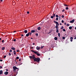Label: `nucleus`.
Returning a JSON list of instances; mask_svg holds the SVG:
<instances>
[{"label": "nucleus", "mask_w": 76, "mask_h": 76, "mask_svg": "<svg viewBox=\"0 0 76 76\" xmlns=\"http://www.w3.org/2000/svg\"><path fill=\"white\" fill-rule=\"evenodd\" d=\"M58 39L57 38V37H55V38H54V39L55 40H57V39Z\"/></svg>", "instance_id": "21"}, {"label": "nucleus", "mask_w": 76, "mask_h": 76, "mask_svg": "<svg viewBox=\"0 0 76 76\" xmlns=\"http://www.w3.org/2000/svg\"><path fill=\"white\" fill-rule=\"evenodd\" d=\"M13 32H16V31H13Z\"/></svg>", "instance_id": "57"}, {"label": "nucleus", "mask_w": 76, "mask_h": 76, "mask_svg": "<svg viewBox=\"0 0 76 76\" xmlns=\"http://www.w3.org/2000/svg\"><path fill=\"white\" fill-rule=\"evenodd\" d=\"M20 65H21V64H20Z\"/></svg>", "instance_id": "64"}, {"label": "nucleus", "mask_w": 76, "mask_h": 76, "mask_svg": "<svg viewBox=\"0 0 76 76\" xmlns=\"http://www.w3.org/2000/svg\"><path fill=\"white\" fill-rule=\"evenodd\" d=\"M2 66H0V69H2Z\"/></svg>", "instance_id": "45"}, {"label": "nucleus", "mask_w": 76, "mask_h": 76, "mask_svg": "<svg viewBox=\"0 0 76 76\" xmlns=\"http://www.w3.org/2000/svg\"><path fill=\"white\" fill-rule=\"evenodd\" d=\"M61 17L62 18H63L64 17V15H62Z\"/></svg>", "instance_id": "34"}, {"label": "nucleus", "mask_w": 76, "mask_h": 76, "mask_svg": "<svg viewBox=\"0 0 76 76\" xmlns=\"http://www.w3.org/2000/svg\"><path fill=\"white\" fill-rule=\"evenodd\" d=\"M22 37H23V34L21 35Z\"/></svg>", "instance_id": "53"}, {"label": "nucleus", "mask_w": 76, "mask_h": 76, "mask_svg": "<svg viewBox=\"0 0 76 76\" xmlns=\"http://www.w3.org/2000/svg\"><path fill=\"white\" fill-rule=\"evenodd\" d=\"M8 70H8V69H6V71H8Z\"/></svg>", "instance_id": "51"}, {"label": "nucleus", "mask_w": 76, "mask_h": 76, "mask_svg": "<svg viewBox=\"0 0 76 76\" xmlns=\"http://www.w3.org/2000/svg\"><path fill=\"white\" fill-rule=\"evenodd\" d=\"M3 73V71L2 70L0 71V75H1Z\"/></svg>", "instance_id": "14"}, {"label": "nucleus", "mask_w": 76, "mask_h": 76, "mask_svg": "<svg viewBox=\"0 0 76 76\" xmlns=\"http://www.w3.org/2000/svg\"><path fill=\"white\" fill-rule=\"evenodd\" d=\"M1 1H3V0H1Z\"/></svg>", "instance_id": "58"}, {"label": "nucleus", "mask_w": 76, "mask_h": 76, "mask_svg": "<svg viewBox=\"0 0 76 76\" xmlns=\"http://www.w3.org/2000/svg\"><path fill=\"white\" fill-rule=\"evenodd\" d=\"M50 58H48V59H49V60H50Z\"/></svg>", "instance_id": "60"}, {"label": "nucleus", "mask_w": 76, "mask_h": 76, "mask_svg": "<svg viewBox=\"0 0 76 76\" xmlns=\"http://www.w3.org/2000/svg\"><path fill=\"white\" fill-rule=\"evenodd\" d=\"M64 11H65V10H62V12H64Z\"/></svg>", "instance_id": "40"}, {"label": "nucleus", "mask_w": 76, "mask_h": 76, "mask_svg": "<svg viewBox=\"0 0 76 76\" xmlns=\"http://www.w3.org/2000/svg\"><path fill=\"white\" fill-rule=\"evenodd\" d=\"M56 17L58 18V15H56Z\"/></svg>", "instance_id": "33"}, {"label": "nucleus", "mask_w": 76, "mask_h": 76, "mask_svg": "<svg viewBox=\"0 0 76 76\" xmlns=\"http://www.w3.org/2000/svg\"><path fill=\"white\" fill-rule=\"evenodd\" d=\"M1 38H0V41H1Z\"/></svg>", "instance_id": "54"}, {"label": "nucleus", "mask_w": 76, "mask_h": 76, "mask_svg": "<svg viewBox=\"0 0 76 76\" xmlns=\"http://www.w3.org/2000/svg\"><path fill=\"white\" fill-rule=\"evenodd\" d=\"M14 41H16V39H14L13 40Z\"/></svg>", "instance_id": "49"}, {"label": "nucleus", "mask_w": 76, "mask_h": 76, "mask_svg": "<svg viewBox=\"0 0 76 76\" xmlns=\"http://www.w3.org/2000/svg\"><path fill=\"white\" fill-rule=\"evenodd\" d=\"M19 50H17V52H19Z\"/></svg>", "instance_id": "41"}, {"label": "nucleus", "mask_w": 76, "mask_h": 76, "mask_svg": "<svg viewBox=\"0 0 76 76\" xmlns=\"http://www.w3.org/2000/svg\"><path fill=\"white\" fill-rule=\"evenodd\" d=\"M36 49L37 50H40V47H39L38 46L37 47Z\"/></svg>", "instance_id": "6"}, {"label": "nucleus", "mask_w": 76, "mask_h": 76, "mask_svg": "<svg viewBox=\"0 0 76 76\" xmlns=\"http://www.w3.org/2000/svg\"><path fill=\"white\" fill-rule=\"evenodd\" d=\"M55 16H56V14H53V17H54Z\"/></svg>", "instance_id": "23"}, {"label": "nucleus", "mask_w": 76, "mask_h": 76, "mask_svg": "<svg viewBox=\"0 0 76 76\" xmlns=\"http://www.w3.org/2000/svg\"><path fill=\"white\" fill-rule=\"evenodd\" d=\"M3 61V60L2 59L0 60V61Z\"/></svg>", "instance_id": "44"}, {"label": "nucleus", "mask_w": 76, "mask_h": 76, "mask_svg": "<svg viewBox=\"0 0 76 76\" xmlns=\"http://www.w3.org/2000/svg\"><path fill=\"white\" fill-rule=\"evenodd\" d=\"M5 49V47H3L2 48V50H4Z\"/></svg>", "instance_id": "19"}, {"label": "nucleus", "mask_w": 76, "mask_h": 76, "mask_svg": "<svg viewBox=\"0 0 76 76\" xmlns=\"http://www.w3.org/2000/svg\"><path fill=\"white\" fill-rule=\"evenodd\" d=\"M69 29H72V26H69Z\"/></svg>", "instance_id": "17"}, {"label": "nucleus", "mask_w": 76, "mask_h": 76, "mask_svg": "<svg viewBox=\"0 0 76 76\" xmlns=\"http://www.w3.org/2000/svg\"><path fill=\"white\" fill-rule=\"evenodd\" d=\"M60 25H61V23H60Z\"/></svg>", "instance_id": "55"}, {"label": "nucleus", "mask_w": 76, "mask_h": 76, "mask_svg": "<svg viewBox=\"0 0 76 76\" xmlns=\"http://www.w3.org/2000/svg\"><path fill=\"white\" fill-rule=\"evenodd\" d=\"M75 29H76V27H75Z\"/></svg>", "instance_id": "59"}, {"label": "nucleus", "mask_w": 76, "mask_h": 76, "mask_svg": "<svg viewBox=\"0 0 76 76\" xmlns=\"http://www.w3.org/2000/svg\"><path fill=\"white\" fill-rule=\"evenodd\" d=\"M19 61H21V59L20 58V59H19Z\"/></svg>", "instance_id": "42"}, {"label": "nucleus", "mask_w": 76, "mask_h": 76, "mask_svg": "<svg viewBox=\"0 0 76 76\" xmlns=\"http://www.w3.org/2000/svg\"><path fill=\"white\" fill-rule=\"evenodd\" d=\"M38 30H40L41 29V27H39L37 28Z\"/></svg>", "instance_id": "12"}, {"label": "nucleus", "mask_w": 76, "mask_h": 76, "mask_svg": "<svg viewBox=\"0 0 76 76\" xmlns=\"http://www.w3.org/2000/svg\"><path fill=\"white\" fill-rule=\"evenodd\" d=\"M34 60V61H37V62H39V61H40V58H35Z\"/></svg>", "instance_id": "1"}, {"label": "nucleus", "mask_w": 76, "mask_h": 76, "mask_svg": "<svg viewBox=\"0 0 76 76\" xmlns=\"http://www.w3.org/2000/svg\"><path fill=\"white\" fill-rule=\"evenodd\" d=\"M24 32L26 34V33H27L28 32V31L26 30H25L24 31Z\"/></svg>", "instance_id": "18"}, {"label": "nucleus", "mask_w": 76, "mask_h": 76, "mask_svg": "<svg viewBox=\"0 0 76 76\" xmlns=\"http://www.w3.org/2000/svg\"><path fill=\"white\" fill-rule=\"evenodd\" d=\"M9 56H11V54L9 53Z\"/></svg>", "instance_id": "48"}, {"label": "nucleus", "mask_w": 76, "mask_h": 76, "mask_svg": "<svg viewBox=\"0 0 76 76\" xmlns=\"http://www.w3.org/2000/svg\"><path fill=\"white\" fill-rule=\"evenodd\" d=\"M31 33H34L35 32V31L34 30H32L31 31Z\"/></svg>", "instance_id": "10"}, {"label": "nucleus", "mask_w": 76, "mask_h": 76, "mask_svg": "<svg viewBox=\"0 0 76 76\" xmlns=\"http://www.w3.org/2000/svg\"><path fill=\"white\" fill-rule=\"evenodd\" d=\"M16 59H19V57L18 56V57H16Z\"/></svg>", "instance_id": "28"}, {"label": "nucleus", "mask_w": 76, "mask_h": 76, "mask_svg": "<svg viewBox=\"0 0 76 76\" xmlns=\"http://www.w3.org/2000/svg\"><path fill=\"white\" fill-rule=\"evenodd\" d=\"M65 6H67V7L68 6H67V5H65Z\"/></svg>", "instance_id": "56"}, {"label": "nucleus", "mask_w": 76, "mask_h": 76, "mask_svg": "<svg viewBox=\"0 0 76 76\" xmlns=\"http://www.w3.org/2000/svg\"><path fill=\"white\" fill-rule=\"evenodd\" d=\"M10 52H12V50H10Z\"/></svg>", "instance_id": "47"}, {"label": "nucleus", "mask_w": 76, "mask_h": 76, "mask_svg": "<svg viewBox=\"0 0 76 76\" xmlns=\"http://www.w3.org/2000/svg\"><path fill=\"white\" fill-rule=\"evenodd\" d=\"M27 14H29V12L28 11V12H27Z\"/></svg>", "instance_id": "39"}, {"label": "nucleus", "mask_w": 76, "mask_h": 76, "mask_svg": "<svg viewBox=\"0 0 76 76\" xmlns=\"http://www.w3.org/2000/svg\"><path fill=\"white\" fill-rule=\"evenodd\" d=\"M53 18H54V17L53 16H51V18H52V19H53Z\"/></svg>", "instance_id": "29"}, {"label": "nucleus", "mask_w": 76, "mask_h": 76, "mask_svg": "<svg viewBox=\"0 0 76 76\" xmlns=\"http://www.w3.org/2000/svg\"><path fill=\"white\" fill-rule=\"evenodd\" d=\"M62 39H65V37H62Z\"/></svg>", "instance_id": "36"}, {"label": "nucleus", "mask_w": 76, "mask_h": 76, "mask_svg": "<svg viewBox=\"0 0 76 76\" xmlns=\"http://www.w3.org/2000/svg\"><path fill=\"white\" fill-rule=\"evenodd\" d=\"M36 36H38V33H37L36 34Z\"/></svg>", "instance_id": "32"}, {"label": "nucleus", "mask_w": 76, "mask_h": 76, "mask_svg": "<svg viewBox=\"0 0 76 76\" xmlns=\"http://www.w3.org/2000/svg\"><path fill=\"white\" fill-rule=\"evenodd\" d=\"M63 28H64V27H63V26L61 27V29H63Z\"/></svg>", "instance_id": "24"}, {"label": "nucleus", "mask_w": 76, "mask_h": 76, "mask_svg": "<svg viewBox=\"0 0 76 76\" xmlns=\"http://www.w3.org/2000/svg\"><path fill=\"white\" fill-rule=\"evenodd\" d=\"M69 25H69V24H66V26H69Z\"/></svg>", "instance_id": "31"}, {"label": "nucleus", "mask_w": 76, "mask_h": 76, "mask_svg": "<svg viewBox=\"0 0 76 76\" xmlns=\"http://www.w3.org/2000/svg\"><path fill=\"white\" fill-rule=\"evenodd\" d=\"M63 31H64V32H65V31H66V30H65L64 28L63 29Z\"/></svg>", "instance_id": "30"}, {"label": "nucleus", "mask_w": 76, "mask_h": 76, "mask_svg": "<svg viewBox=\"0 0 76 76\" xmlns=\"http://www.w3.org/2000/svg\"><path fill=\"white\" fill-rule=\"evenodd\" d=\"M14 55H16V51H15V50L14 51Z\"/></svg>", "instance_id": "15"}, {"label": "nucleus", "mask_w": 76, "mask_h": 76, "mask_svg": "<svg viewBox=\"0 0 76 76\" xmlns=\"http://www.w3.org/2000/svg\"><path fill=\"white\" fill-rule=\"evenodd\" d=\"M16 64H18L17 63V62H16Z\"/></svg>", "instance_id": "61"}, {"label": "nucleus", "mask_w": 76, "mask_h": 76, "mask_svg": "<svg viewBox=\"0 0 76 76\" xmlns=\"http://www.w3.org/2000/svg\"><path fill=\"white\" fill-rule=\"evenodd\" d=\"M28 34H29V35H30V36L32 35L31 32H29Z\"/></svg>", "instance_id": "20"}, {"label": "nucleus", "mask_w": 76, "mask_h": 76, "mask_svg": "<svg viewBox=\"0 0 76 76\" xmlns=\"http://www.w3.org/2000/svg\"><path fill=\"white\" fill-rule=\"evenodd\" d=\"M29 57L30 58H32L34 60L35 58V55H33L32 56H29Z\"/></svg>", "instance_id": "3"}, {"label": "nucleus", "mask_w": 76, "mask_h": 76, "mask_svg": "<svg viewBox=\"0 0 76 76\" xmlns=\"http://www.w3.org/2000/svg\"><path fill=\"white\" fill-rule=\"evenodd\" d=\"M58 36L59 37H60V33H58Z\"/></svg>", "instance_id": "22"}, {"label": "nucleus", "mask_w": 76, "mask_h": 76, "mask_svg": "<svg viewBox=\"0 0 76 76\" xmlns=\"http://www.w3.org/2000/svg\"><path fill=\"white\" fill-rule=\"evenodd\" d=\"M70 39H71V40H70L71 42H72V41H73V40H72L73 39V37H71L70 38Z\"/></svg>", "instance_id": "9"}, {"label": "nucleus", "mask_w": 76, "mask_h": 76, "mask_svg": "<svg viewBox=\"0 0 76 76\" xmlns=\"http://www.w3.org/2000/svg\"><path fill=\"white\" fill-rule=\"evenodd\" d=\"M44 48V46H41V48L42 49V48Z\"/></svg>", "instance_id": "37"}, {"label": "nucleus", "mask_w": 76, "mask_h": 76, "mask_svg": "<svg viewBox=\"0 0 76 76\" xmlns=\"http://www.w3.org/2000/svg\"><path fill=\"white\" fill-rule=\"evenodd\" d=\"M33 45H35V43H33Z\"/></svg>", "instance_id": "50"}, {"label": "nucleus", "mask_w": 76, "mask_h": 76, "mask_svg": "<svg viewBox=\"0 0 76 76\" xmlns=\"http://www.w3.org/2000/svg\"><path fill=\"white\" fill-rule=\"evenodd\" d=\"M4 40H3L2 41V42L3 43V42H4Z\"/></svg>", "instance_id": "43"}, {"label": "nucleus", "mask_w": 76, "mask_h": 76, "mask_svg": "<svg viewBox=\"0 0 76 76\" xmlns=\"http://www.w3.org/2000/svg\"><path fill=\"white\" fill-rule=\"evenodd\" d=\"M8 73H9V72H5L4 73L5 75H7L8 74Z\"/></svg>", "instance_id": "8"}, {"label": "nucleus", "mask_w": 76, "mask_h": 76, "mask_svg": "<svg viewBox=\"0 0 76 76\" xmlns=\"http://www.w3.org/2000/svg\"><path fill=\"white\" fill-rule=\"evenodd\" d=\"M64 24L65 25H66V23H65Z\"/></svg>", "instance_id": "46"}, {"label": "nucleus", "mask_w": 76, "mask_h": 76, "mask_svg": "<svg viewBox=\"0 0 76 76\" xmlns=\"http://www.w3.org/2000/svg\"><path fill=\"white\" fill-rule=\"evenodd\" d=\"M66 10H68V9H69V8H68V7H66Z\"/></svg>", "instance_id": "25"}, {"label": "nucleus", "mask_w": 76, "mask_h": 76, "mask_svg": "<svg viewBox=\"0 0 76 76\" xmlns=\"http://www.w3.org/2000/svg\"><path fill=\"white\" fill-rule=\"evenodd\" d=\"M13 2H15V1H13Z\"/></svg>", "instance_id": "62"}, {"label": "nucleus", "mask_w": 76, "mask_h": 76, "mask_svg": "<svg viewBox=\"0 0 76 76\" xmlns=\"http://www.w3.org/2000/svg\"><path fill=\"white\" fill-rule=\"evenodd\" d=\"M56 20H58V18H56Z\"/></svg>", "instance_id": "26"}, {"label": "nucleus", "mask_w": 76, "mask_h": 76, "mask_svg": "<svg viewBox=\"0 0 76 76\" xmlns=\"http://www.w3.org/2000/svg\"><path fill=\"white\" fill-rule=\"evenodd\" d=\"M59 31H58V30H56V32H57V33H58V32Z\"/></svg>", "instance_id": "27"}, {"label": "nucleus", "mask_w": 76, "mask_h": 76, "mask_svg": "<svg viewBox=\"0 0 76 76\" xmlns=\"http://www.w3.org/2000/svg\"><path fill=\"white\" fill-rule=\"evenodd\" d=\"M32 52H33V53H34V54H37V56H40V54H39V53H38V52H36L35 51H34V50H31Z\"/></svg>", "instance_id": "2"}, {"label": "nucleus", "mask_w": 76, "mask_h": 76, "mask_svg": "<svg viewBox=\"0 0 76 76\" xmlns=\"http://www.w3.org/2000/svg\"><path fill=\"white\" fill-rule=\"evenodd\" d=\"M13 71L14 72L16 71V69H17L18 70V68H17V67H16V66H13Z\"/></svg>", "instance_id": "4"}, {"label": "nucleus", "mask_w": 76, "mask_h": 76, "mask_svg": "<svg viewBox=\"0 0 76 76\" xmlns=\"http://www.w3.org/2000/svg\"><path fill=\"white\" fill-rule=\"evenodd\" d=\"M6 56H4V58H6Z\"/></svg>", "instance_id": "35"}, {"label": "nucleus", "mask_w": 76, "mask_h": 76, "mask_svg": "<svg viewBox=\"0 0 76 76\" xmlns=\"http://www.w3.org/2000/svg\"><path fill=\"white\" fill-rule=\"evenodd\" d=\"M61 22H62V23H64V20H62L61 21Z\"/></svg>", "instance_id": "38"}, {"label": "nucleus", "mask_w": 76, "mask_h": 76, "mask_svg": "<svg viewBox=\"0 0 76 76\" xmlns=\"http://www.w3.org/2000/svg\"><path fill=\"white\" fill-rule=\"evenodd\" d=\"M29 33L27 34L26 35V37H28L29 36Z\"/></svg>", "instance_id": "16"}, {"label": "nucleus", "mask_w": 76, "mask_h": 76, "mask_svg": "<svg viewBox=\"0 0 76 76\" xmlns=\"http://www.w3.org/2000/svg\"><path fill=\"white\" fill-rule=\"evenodd\" d=\"M31 38V39H33L32 38Z\"/></svg>", "instance_id": "63"}, {"label": "nucleus", "mask_w": 76, "mask_h": 76, "mask_svg": "<svg viewBox=\"0 0 76 76\" xmlns=\"http://www.w3.org/2000/svg\"><path fill=\"white\" fill-rule=\"evenodd\" d=\"M55 28H56V30H58V26H56Z\"/></svg>", "instance_id": "11"}, {"label": "nucleus", "mask_w": 76, "mask_h": 76, "mask_svg": "<svg viewBox=\"0 0 76 76\" xmlns=\"http://www.w3.org/2000/svg\"><path fill=\"white\" fill-rule=\"evenodd\" d=\"M76 39V37L74 38V39Z\"/></svg>", "instance_id": "52"}, {"label": "nucleus", "mask_w": 76, "mask_h": 76, "mask_svg": "<svg viewBox=\"0 0 76 76\" xmlns=\"http://www.w3.org/2000/svg\"><path fill=\"white\" fill-rule=\"evenodd\" d=\"M54 23H55L56 24V26H59V24H58V22L56 21H54Z\"/></svg>", "instance_id": "5"}, {"label": "nucleus", "mask_w": 76, "mask_h": 76, "mask_svg": "<svg viewBox=\"0 0 76 76\" xmlns=\"http://www.w3.org/2000/svg\"><path fill=\"white\" fill-rule=\"evenodd\" d=\"M75 22V19H73V20H72V21H70L69 22L70 23H73Z\"/></svg>", "instance_id": "7"}, {"label": "nucleus", "mask_w": 76, "mask_h": 76, "mask_svg": "<svg viewBox=\"0 0 76 76\" xmlns=\"http://www.w3.org/2000/svg\"><path fill=\"white\" fill-rule=\"evenodd\" d=\"M11 49H12V50H15V48L14 47L11 48Z\"/></svg>", "instance_id": "13"}]
</instances>
